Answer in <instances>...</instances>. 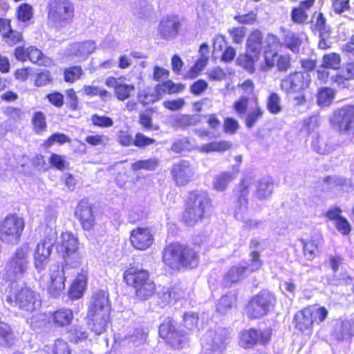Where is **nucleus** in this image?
<instances>
[{"label": "nucleus", "mask_w": 354, "mask_h": 354, "mask_svg": "<svg viewBox=\"0 0 354 354\" xmlns=\"http://www.w3.org/2000/svg\"><path fill=\"white\" fill-rule=\"evenodd\" d=\"M312 308L305 307L299 310L294 316L295 328L301 335L311 336L313 333L314 323L312 319Z\"/></svg>", "instance_id": "nucleus-21"}, {"label": "nucleus", "mask_w": 354, "mask_h": 354, "mask_svg": "<svg viewBox=\"0 0 354 354\" xmlns=\"http://www.w3.org/2000/svg\"><path fill=\"white\" fill-rule=\"evenodd\" d=\"M248 265H235L229 268L223 277L225 287H231L241 281L248 272Z\"/></svg>", "instance_id": "nucleus-27"}, {"label": "nucleus", "mask_w": 354, "mask_h": 354, "mask_svg": "<svg viewBox=\"0 0 354 354\" xmlns=\"http://www.w3.org/2000/svg\"><path fill=\"white\" fill-rule=\"evenodd\" d=\"M32 130L36 134H41L47 130L48 124L46 115L41 111L33 113L31 118Z\"/></svg>", "instance_id": "nucleus-40"}, {"label": "nucleus", "mask_w": 354, "mask_h": 354, "mask_svg": "<svg viewBox=\"0 0 354 354\" xmlns=\"http://www.w3.org/2000/svg\"><path fill=\"white\" fill-rule=\"evenodd\" d=\"M170 175L176 186L185 187L192 180L194 171L189 161L180 160L171 165Z\"/></svg>", "instance_id": "nucleus-18"}, {"label": "nucleus", "mask_w": 354, "mask_h": 354, "mask_svg": "<svg viewBox=\"0 0 354 354\" xmlns=\"http://www.w3.org/2000/svg\"><path fill=\"white\" fill-rule=\"evenodd\" d=\"M310 75L306 71H295L280 81V88L286 95H294L296 106H301L308 102L307 90L311 84Z\"/></svg>", "instance_id": "nucleus-5"}, {"label": "nucleus", "mask_w": 354, "mask_h": 354, "mask_svg": "<svg viewBox=\"0 0 354 354\" xmlns=\"http://www.w3.org/2000/svg\"><path fill=\"white\" fill-rule=\"evenodd\" d=\"M83 91L84 93L89 96H97L99 95L100 97L106 101L107 99L111 97V94L106 89L104 88H98L97 86L93 85H84L83 87Z\"/></svg>", "instance_id": "nucleus-53"}, {"label": "nucleus", "mask_w": 354, "mask_h": 354, "mask_svg": "<svg viewBox=\"0 0 354 354\" xmlns=\"http://www.w3.org/2000/svg\"><path fill=\"white\" fill-rule=\"evenodd\" d=\"M68 341L77 344L86 341L88 339L89 333L82 326H75L68 330Z\"/></svg>", "instance_id": "nucleus-45"}, {"label": "nucleus", "mask_w": 354, "mask_h": 354, "mask_svg": "<svg viewBox=\"0 0 354 354\" xmlns=\"http://www.w3.org/2000/svg\"><path fill=\"white\" fill-rule=\"evenodd\" d=\"M53 76L50 71L44 69L35 74L34 86L36 87L46 86L53 82Z\"/></svg>", "instance_id": "nucleus-55"}, {"label": "nucleus", "mask_w": 354, "mask_h": 354, "mask_svg": "<svg viewBox=\"0 0 354 354\" xmlns=\"http://www.w3.org/2000/svg\"><path fill=\"white\" fill-rule=\"evenodd\" d=\"M252 103L254 104V108L246 115L244 120L245 125L248 129H252L260 120L262 119L265 113V111L260 104L257 96H254L253 97Z\"/></svg>", "instance_id": "nucleus-32"}, {"label": "nucleus", "mask_w": 354, "mask_h": 354, "mask_svg": "<svg viewBox=\"0 0 354 354\" xmlns=\"http://www.w3.org/2000/svg\"><path fill=\"white\" fill-rule=\"evenodd\" d=\"M71 142V138L66 134L61 132H56L50 135L41 144L44 149H48L55 144L64 145Z\"/></svg>", "instance_id": "nucleus-38"}, {"label": "nucleus", "mask_w": 354, "mask_h": 354, "mask_svg": "<svg viewBox=\"0 0 354 354\" xmlns=\"http://www.w3.org/2000/svg\"><path fill=\"white\" fill-rule=\"evenodd\" d=\"M79 245L78 237L72 232H62L60 241L57 244L55 250L59 258L63 261V269L74 268L80 266L82 257Z\"/></svg>", "instance_id": "nucleus-6"}, {"label": "nucleus", "mask_w": 354, "mask_h": 354, "mask_svg": "<svg viewBox=\"0 0 354 354\" xmlns=\"http://www.w3.org/2000/svg\"><path fill=\"white\" fill-rule=\"evenodd\" d=\"M306 306L307 308H312L311 310L314 311L312 313V319L314 324H320L328 318L329 312L325 306L317 304L307 305Z\"/></svg>", "instance_id": "nucleus-46"}, {"label": "nucleus", "mask_w": 354, "mask_h": 354, "mask_svg": "<svg viewBox=\"0 0 354 354\" xmlns=\"http://www.w3.org/2000/svg\"><path fill=\"white\" fill-rule=\"evenodd\" d=\"M87 271L82 270L77 274L69 288L68 295L71 299H78L82 297L87 286Z\"/></svg>", "instance_id": "nucleus-28"}, {"label": "nucleus", "mask_w": 354, "mask_h": 354, "mask_svg": "<svg viewBox=\"0 0 354 354\" xmlns=\"http://www.w3.org/2000/svg\"><path fill=\"white\" fill-rule=\"evenodd\" d=\"M244 94L248 96L241 95L233 104V109L237 115H241L246 113L250 101L252 102L254 96H257L254 92L255 85L250 79H247L238 85Z\"/></svg>", "instance_id": "nucleus-20"}, {"label": "nucleus", "mask_w": 354, "mask_h": 354, "mask_svg": "<svg viewBox=\"0 0 354 354\" xmlns=\"http://www.w3.org/2000/svg\"><path fill=\"white\" fill-rule=\"evenodd\" d=\"M48 162L53 168L59 171H64L69 167V162L66 160V157L55 153L50 154Z\"/></svg>", "instance_id": "nucleus-54"}, {"label": "nucleus", "mask_w": 354, "mask_h": 354, "mask_svg": "<svg viewBox=\"0 0 354 354\" xmlns=\"http://www.w3.org/2000/svg\"><path fill=\"white\" fill-rule=\"evenodd\" d=\"M272 329L271 327L259 330L254 327L243 329L239 333V346L245 349H252L257 345L266 346L272 339Z\"/></svg>", "instance_id": "nucleus-13"}, {"label": "nucleus", "mask_w": 354, "mask_h": 354, "mask_svg": "<svg viewBox=\"0 0 354 354\" xmlns=\"http://www.w3.org/2000/svg\"><path fill=\"white\" fill-rule=\"evenodd\" d=\"M158 336L164 343L173 349H181L184 346L185 333L178 328V322L171 316L167 317L159 325Z\"/></svg>", "instance_id": "nucleus-11"}, {"label": "nucleus", "mask_w": 354, "mask_h": 354, "mask_svg": "<svg viewBox=\"0 0 354 354\" xmlns=\"http://www.w3.org/2000/svg\"><path fill=\"white\" fill-rule=\"evenodd\" d=\"M266 109L271 114L276 115L282 111L281 104V97L279 95L275 92L269 94L266 100Z\"/></svg>", "instance_id": "nucleus-47"}, {"label": "nucleus", "mask_w": 354, "mask_h": 354, "mask_svg": "<svg viewBox=\"0 0 354 354\" xmlns=\"http://www.w3.org/2000/svg\"><path fill=\"white\" fill-rule=\"evenodd\" d=\"M29 251L28 243H25L16 249L6 261L3 272L0 273V278L3 282L14 283L25 275L28 268Z\"/></svg>", "instance_id": "nucleus-9"}, {"label": "nucleus", "mask_w": 354, "mask_h": 354, "mask_svg": "<svg viewBox=\"0 0 354 354\" xmlns=\"http://www.w3.org/2000/svg\"><path fill=\"white\" fill-rule=\"evenodd\" d=\"M16 341L15 331L12 326L3 321H0V346L11 348Z\"/></svg>", "instance_id": "nucleus-34"}, {"label": "nucleus", "mask_w": 354, "mask_h": 354, "mask_svg": "<svg viewBox=\"0 0 354 354\" xmlns=\"http://www.w3.org/2000/svg\"><path fill=\"white\" fill-rule=\"evenodd\" d=\"M6 291V302L12 306L18 307L21 310L32 313L36 309L37 304H40L39 294L28 285L18 287L12 282L10 283Z\"/></svg>", "instance_id": "nucleus-7"}, {"label": "nucleus", "mask_w": 354, "mask_h": 354, "mask_svg": "<svg viewBox=\"0 0 354 354\" xmlns=\"http://www.w3.org/2000/svg\"><path fill=\"white\" fill-rule=\"evenodd\" d=\"M232 143L227 140L213 141L203 144L200 147L202 153H209L213 152L223 153L232 148Z\"/></svg>", "instance_id": "nucleus-35"}, {"label": "nucleus", "mask_w": 354, "mask_h": 354, "mask_svg": "<svg viewBox=\"0 0 354 354\" xmlns=\"http://www.w3.org/2000/svg\"><path fill=\"white\" fill-rule=\"evenodd\" d=\"M237 295L227 293L222 295L216 304V313L219 316L226 315L236 306Z\"/></svg>", "instance_id": "nucleus-31"}, {"label": "nucleus", "mask_w": 354, "mask_h": 354, "mask_svg": "<svg viewBox=\"0 0 354 354\" xmlns=\"http://www.w3.org/2000/svg\"><path fill=\"white\" fill-rule=\"evenodd\" d=\"M264 36L263 32L255 28L252 30L246 39L245 49L250 53H257L261 55V50L264 46Z\"/></svg>", "instance_id": "nucleus-30"}, {"label": "nucleus", "mask_w": 354, "mask_h": 354, "mask_svg": "<svg viewBox=\"0 0 354 354\" xmlns=\"http://www.w3.org/2000/svg\"><path fill=\"white\" fill-rule=\"evenodd\" d=\"M34 11L32 6L27 3H20L16 8L15 16L21 22H28L33 18Z\"/></svg>", "instance_id": "nucleus-44"}, {"label": "nucleus", "mask_w": 354, "mask_h": 354, "mask_svg": "<svg viewBox=\"0 0 354 354\" xmlns=\"http://www.w3.org/2000/svg\"><path fill=\"white\" fill-rule=\"evenodd\" d=\"M122 281L133 290L134 298L139 301H147L157 293L156 284L149 271L134 263L129 264L124 270Z\"/></svg>", "instance_id": "nucleus-3"}, {"label": "nucleus", "mask_w": 354, "mask_h": 354, "mask_svg": "<svg viewBox=\"0 0 354 354\" xmlns=\"http://www.w3.org/2000/svg\"><path fill=\"white\" fill-rule=\"evenodd\" d=\"M199 323L198 314L194 312H186L183 317V326L187 331H193Z\"/></svg>", "instance_id": "nucleus-51"}, {"label": "nucleus", "mask_w": 354, "mask_h": 354, "mask_svg": "<svg viewBox=\"0 0 354 354\" xmlns=\"http://www.w3.org/2000/svg\"><path fill=\"white\" fill-rule=\"evenodd\" d=\"M315 2L316 0H301L297 6L291 8V21L299 25L308 24L309 12L315 7Z\"/></svg>", "instance_id": "nucleus-22"}, {"label": "nucleus", "mask_w": 354, "mask_h": 354, "mask_svg": "<svg viewBox=\"0 0 354 354\" xmlns=\"http://www.w3.org/2000/svg\"><path fill=\"white\" fill-rule=\"evenodd\" d=\"M24 229V218L16 213H10L0 221V240L18 243Z\"/></svg>", "instance_id": "nucleus-12"}, {"label": "nucleus", "mask_w": 354, "mask_h": 354, "mask_svg": "<svg viewBox=\"0 0 354 354\" xmlns=\"http://www.w3.org/2000/svg\"><path fill=\"white\" fill-rule=\"evenodd\" d=\"M159 161L156 158H150L146 160H139L131 165V169L133 171H138L142 169L147 171H154L158 167Z\"/></svg>", "instance_id": "nucleus-43"}, {"label": "nucleus", "mask_w": 354, "mask_h": 354, "mask_svg": "<svg viewBox=\"0 0 354 354\" xmlns=\"http://www.w3.org/2000/svg\"><path fill=\"white\" fill-rule=\"evenodd\" d=\"M335 97L334 89L327 86L320 87L316 94L317 103L320 106H328L333 102Z\"/></svg>", "instance_id": "nucleus-36"}, {"label": "nucleus", "mask_w": 354, "mask_h": 354, "mask_svg": "<svg viewBox=\"0 0 354 354\" xmlns=\"http://www.w3.org/2000/svg\"><path fill=\"white\" fill-rule=\"evenodd\" d=\"M312 148L317 153L326 155L335 150L333 145L330 144L320 136H317L312 141Z\"/></svg>", "instance_id": "nucleus-41"}, {"label": "nucleus", "mask_w": 354, "mask_h": 354, "mask_svg": "<svg viewBox=\"0 0 354 354\" xmlns=\"http://www.w3.org/2000/svg\"><path fill=\"white\" fill-rule=\"evenodd\" d=\"M260 59V54L257 53H250L247 50L240 53L236 59V66L241 67L250 74L254 73L256 71V66Z\"/></svg>", "instance_id": "nucleus-26"}, {"label": "nucleus", "mask_w": 354, "mask_h": 354, "mask_svg": "<svg viewBox=\"0 0 354 354\" xmlns=\"http://www.w3.org/2000/svg\"><path fill=\"white\" fill-rule=\"evenodd\" d=\"M46 13L49 24L57 28H66L75 19V4L71 0H48Z\"/></svg>", "instance_id": "nucleus-8"}, {"label": "nucleus", "mask_w": 354, "mask_h": 354, "mask_svg": "<svg viewBox=\"0 0 354 354\" xmlns=\"http://www.w3.org/2000/svg\"><path fill=\"white\" fill-rule=\"evenodd\" d=\"M111 305L107 292L103 290L97 292L93 296L87 315V325L96 335L104 333L111 322Z\"/></svg>", "instance_id": "nucleus-4"}, {"label": "nucleus", "mask_w": 354, "mask_h": 354, "mask_svg": "<svg viewBox=\"0 0 354 354\" xmlns=\"http://www.w3.org/2000/svg\"><path fill=\"white\" fill-rule=\"evenodd\" d=\"M185 85L182 83H175L171 80H167L155 86L156 92L159 93L161 97L163 94L173 95L183 91Z\"/></svg>", "instance_id": "nucleus-33"}, {"label": "nucleus", "mask_w": 354, "mask_h": 354, "mask_svg": "<svg viewBox=\"0 0 354 354\" xmlns=\"http://www.w3.org/2000/svg\"><path fill=\"white\" fill-rule=\"evenodd\" d=\"M135 86L133 84L120 83L115 87L114 95L120 101H124L130 97L131 93L134 91Z\"/></svg>", "instance_id": "nucleus-50"}, {"label": "nucleus", "mask_w": 354, "mask_h": 354, "mask_svg": "<svg viewBox=\"0 0 354 354\" xmlns=\"http://www.w3.org/2000/svg\"><path fill=\"white\" fill-rule=\"evenodd\" d=\"M3 114L7 118L8 120L12 123L20 122L24 116L23 111L16 106H7L3 110Z\"/></svg>", "instance_id": "nucleus-56"}, {"label": "nucleus", "mask_w": 354, "mask_h": 354, "mask_svg": "<svg viewBox=\"0 0 354 354\" xmlns=\"http://www.w3.org/2000/svg\"><path fill=\"white\" fill-rule=\"evenodd\" d=\"M63 267L62 270H56L50 277V281L47 287L48 292L54 297L61 295L65 290L66 277Z\"/></svg>", "instance_id": "nucleus-25"}, {"label": "nucleus", "mask_w": 354, "mask_h": 354, "mask_svg": "<svg viewBox=\"0 0 354 354\" xmlns=\"http://www.w3.org/2000/svg\"><path fill=\"white\" fill-rule=\"evenodd\" d=\"M91 124L93 127L100 129L110 128L113 126V120L105 115H98L97 113L93 114L91 116Z\"/></svg>", "instance_id": "nucleus-52"}, {"label": "nucleus", "mask_w": 354, "mask_h": 354, "mask_svg": "<svg viewBox=\"0 0 354 354\" xmlns=\"http://www.w3.org/2000/svg\"><path fill=\"white\" fill-rule=\"evenodd\" d=\"M292 66V58L289 54H279L277 53L276 59L277 71L281 73H286Z\"/></svg>", "instance_id": "nucleus-57"}, {"label": "nucleus", "mask_w": 354, "mask_h": 354, "mask_svg": "<svg viewBox=\"0 0 354 354\" xmlns=\"http://www.w3.org/2000/svg\"><path fill=\"white\" fill-rule=\"evenodd\" d=\"M2 39L9 46H14L23 41L24 36L21 32L11 28L6 32Z\"/></svg>", "instance_id": "nucleus-58"}, {"label": "nucleus", "mask_w": 354, "mask_h": 354, "mask_svg": "<svg viewBox=\"0 0 354 354\" xmlns=\"http://www.w3.org/2000/svg\"><path fill=\"white\" fill-rule=\"evenodd\" d=\"M74 216L79 221L82 230L85 231L93 230L97 223L95 207L86 200H81L78 202L75 209Z\"/></svg>", "instance_id": "nucleus-16"}, {"label": "nucleus", "mask_w": 354, "mask_h": 354, "mask_svg": "<svg viewBox=\"0 0 354 354\" xmlns=\"http://www.w3.org/2000/svg\"><path fill=\"white\" fill-rule=\"evenodd\" d=\"M52 354H72V350L66 341L57 338L54 341Z\"/></svg>", "instance_id": "nucleus-62"}, {"label": "nucleus", "mask_w": 354, "mask_h": 354, "mask_svg": "<svg viewBox=\"0 0 354 354\" xmlns=\"http://www.w3.org/2000/svg\"><path fill=\"white\" fill-rule=\"evenodd\" d=\"M302 247V254L305 260L313 261L319 257L322 246L324 243V239L322 234L317 233L311 235L309 239H299Z\"/></svg>", "instance_id": "nucleus-17"}, {"label": "nucleus", "mask_w": 354, "mask_h": 354, "mask_svg": "<svg viewBox=\"0 0 354 354\" xmlns=\"http://www.w3.org/2000/svg\"><path fill=\"white\" fill-rule=\"evenodd\" d=\"M320 125V120L318 114H313L303 120L302 128L310 133L317 129Z\"/></svg>", "instance_id": "nucleus-63"}, {"label": "nucleus", "mask_w": 354, "mask_h": 354, "mask_svg": "<svg viewBox=\"0 0 354 354\" xmlns=\"http://www.w3.org/2000/svg\"><path fill=\"white\" fill-rule=\"evenodd\" d=\"M250 183L247 180H241L235 189L236 202L239 207L248 205Z\"/></svg>", "instance_id": "nucleus-37"}, {"label": "nucleus", "mask_w": 354, "mask_h": 354, "mask_svg": "<svg viewBox=\"0 0 354 354\" xmlns=\"http://www.w3.org/2000/svg\"><path fill=\"white\" fill-rule=\"evenodd\" d=\"M329 122L339 133L354 134V104H347L335 109Z\"/></svg>", "instance_id": "nucleus-14"}, {"label": "nucleus", "mask_w": 354, "mask_h": 354, "mask_svg": "<svg viewBox=\"0 0 354 354\" xmlns=\"http://www.w3.org/2000/svg\"><path fill=\"white\" fill-rule=\"evenodd\" d=\"M276 304L274 295L267 290H261L250 298L244 307L245 313L250 320L266 316Z\"/></svg>", "instance_id": "nucleus-10"}, {"label": "nucleus", "mask_w": 354, "mask_h": 354, "mask_svg": "<svg viewBox=\"0 0 354 354\" xmlns=\"http://www.w3.org/2000/svg\"><path fill=\"white\" fill-rule=\"evenodd\" d=\"M96 49L95 41L93 40H85L75 42L71 45L70 55L75 57L86 59Z\"/></svg>", "instance_id": "nucleus-29"}, {"label": "nucleus", "mask_w": 354, "mask_h": 354, "mask_svg": "<svg viewBox=\"0 0 354 354\" xmlns=\"http://www.w3.org/2000/svg\"><path fill=\"white\" fill-rule=\"evenodd\" d=\"M233 180L232 174L230 172H222L217 175L213 183L214 189L223 192L227 189L228 185Z\"/></svg>", "instance_id": "nucleus-49"}, {"label": "nucleus", "mask_w": 354, "mask_h": 354, "mask_svg": "<svg viewBox=\"0 0 354 354\" xmlns=\"http://www.w3.org/2000/svg\"><path fill=\"white\" fill-rule=\"evenodd\" d=\"M129 240L134 250L145 251L153 245L155 238L151 227L138 226L130 231Z\"/></svg>", "instance_id": "nucleus-15"}, {"label": "nucleus", "mask_w": 354, "mask_h": 354, "mask_svg": "<svg viewBox=\"0 0 354 354\" xmlns=\"http://www.w3.org/2000/svg\"><path fill=\"white\" fill-rule=\"evenodd\" d=\"M161 261L169 270H192L199 264L200 251L196 245L172 241L163 248Z\"/></svg>", "instance_id": "nucleus-1"}, {"label": "nucleus", "mask_w": 354, "mask_h": 354, "mask_svg": "<svg viewBox=\"0 0 354 354\" xmlns=\"http://www.w3.org/2000/svg\"><path fill=\"white\" fill-rule=\"evenodd\" d=\"M13 55L19 62L29 61L39 66H45L46 61V57L43 52L35 46H29L27 48L19 46L15 48Z\"/></svg>", "instance_id": "nucleus-19"}, {"label": "nucleus", "mask_w": 354, "mask_h": 354, "mask_svg": "<svg viewBox=\"0 0 354 354\" xmlns=\"http://www.w3.org/2000/svg\"><path fill=\"white\" fill-rule=\"evenodd\" d=\"M73 319V312L68 308H60L49 314V323L57 328H64L71 326Z\"/></svg>", "instance_id": "nucleus-23"}, {"label": "nucleus", "mask_w": 354, "mask_h": 354, "mask_svg": "<svg viewBox=\"0 0 354 354\" xmlns=\"http://www.w3.org/2000/svg\"><path fill=\"white\" fill-rule=\"evenodd\" d=\"M342 58L339 54L333 52L327 53L322 57L321 68L337 71L340 68Z\"/></svg>", "instance_id": "nucleus-42"}, {"label": "nucleus", "mask_w": 354, "mask_h": 354, "mask_svg": "<svg viewBox=\"0 0 354 354\" xmlns=\"http://www.w3.org/2000/svg\"><path fill=\"white\" fill-rule=\"evenodd\" d=\"M84 69L80 65H72L66 67L63 70V78L64 82L73 84L80 80L84 75Z\"/></svg>", "instance_id": "nucleus-39"}, {"label": "nucleus", "mask_w": 354, "mask_h": 354, "mask_svg": "<svg viewBox=\"0 0 354 354\" xmlns=\"http://www.w3.org/2000/svg\"><path fill=\"white\" fill-rule=\"evenodd\" d=\"M212 207V201L205 191L188 192L183 202L180 222L187 227H194L207 217V212Z\"/></svg>", "instance_id": "nucleus-2"}, {"label": "nucleus", "mask_w": 354, "mask_h": 354, "mask_svg": "<svg viewBox=\"0 0 354 354\" xmlns=\"http://www.w3.org/2000/svg\"><path fill=\"white\" fill-rule=\"evenodd\" d=\"M138 123L145 131H152L158 129V127L153 124L151 115L143 112L139 114Z\"/></svg>", "instance_id": "nucleus-61"}, {"label": "nucleus", "mask_w": 354, "mask_h": 354, "mask_svg": "<svg viewBox=\"0 0 354 354\" xmlns=\"http://www.w3.org/2000/svg\"><path fill=\"white\" fill-rule=\"evenodd\" d=\"M156 144L154 138L148 137L142 133L137 132L134 137V146L138 149H145L146 147Z\"/></svg>", "instance_id": "nucleus-60"}, {"label": "nucleus", "mask_w": 354, "mask_h": 354, "mask_svg": "<svg viewBox=\"0 0 354 354\" xmlns=\"http://www.w3.org/2000/svg\"><path fill=\"white\" fill-rule=\"evenodd\" d=\"M138 102L143 106H147L158 101L160 99L158 92H151L150 89H143L137 95Z\"/></svg>", "instance_id": "nucleus-48"}, {"label": "nucleus", "mask_w": 354, "mask_h": 354, "mask_svg": "<svg viewBox=\"0 0 354 354\" xmlns=\"http://www.w3.org/2000/svg\"><path fill=\"white\" fill-rule=\"evenodd\" d=\"M257 13L252 10L245 14H237L234 19L239 24L244 25H252L257 21Z\"/></svg>", "instance_id": "nucleus-64"}, {"label": "nucleus", "mask_w": 354, "mask_h": 354, "mask_svg": "<svg viewBox=\"0 0 354 354\" xmlns=\"http://www.w3.org/2000/svg\"><path fill=\"white\" fill-rule=\"evenodd\" d=\"M51 240L44 239L37 245L34 253V264L37 270H43L51 254Z\"/></svg>", "instance_id": "nucleus-24"}, {"label": "nucleus", "mask_w": 354, "mask_h": 354, "mask_svg": "<svg viewBox=\"0 0 354 354\" xmlns=\"http://www.w3.org/2000/svg\"><path fill=\"white\" fill-rule=\"evenodd\" d=\"M301 45V40L294 33L287 35L284 38V46L293 53H298Z\"/></svg>", "instance_id": "nucleus-59"}]
</instances>
